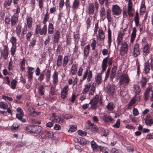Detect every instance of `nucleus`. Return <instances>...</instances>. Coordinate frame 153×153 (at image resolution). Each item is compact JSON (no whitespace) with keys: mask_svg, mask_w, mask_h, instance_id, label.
Masks as SVG:
<instances>
[{"mask_svg":"<svg viewBox=\"0 0 153 153\" xmlns=\"http://www.w3.org/2000/svg\"><path fill=\"white\" fill-rule=\"evenodd\" d=\"M120 120L119 119H118L115 124L113 125L112 126L114 128H119L120 126Z\"/></svg>","mask_w":153,"mask_h":153,"instance_id":"6e6d98bb","label":"nucleus"},{"mask_svg":"<svg viewBox=\"0 0 153 153\" xmlns=\"http://www.w3.org/2000/svg\"><path fill=\"white\" fill-rule=\"evenodd\" d=\"M124 35L123 33H120L117 36V44L118 45H120V43L123 39V36Z\"/></svg>","mask_w":153,"mask_h":153,"instance_id":"b1692460","label":"nucleus"},{"mask_svg":"<svg viewBox=\"0 0 153 153\" xmlns=\"http://www.w3.org/2000/svg\"><path fill=\"white\" fill-rule=\"evenodd\" d=\"M38 30L41 35H42L44 34L45 35H46L47 32V25H44L42 28L41 29H39Z\"/></svg>","mask_w":153,"mask_h":153,"instance_id":"ddd939ff","label":"nucleus"},{"mask_svg":"<svg viewBox=\"0 0 153 153\" xmlns=\"http://www.w3.org/2000/svg\"><path fill=\"white\" fill-rule=\"evenodd\" d=\"M54 28L52 23H49L48 27V33L50 34H52L53 33Z\"/></svg>","mask_w":153,"mask_h":153,"instance_id":"aec40b11","label":"nucleus"},{"mask_svg":"<svg viewBox=\"0 0 153 153\" xmlns=\"http://www.w3.org/2000/svg\"><path fill=\"white\" fill-rule=\"evenodd\" d=\"M32 34L33 32L32 31L28 32V33H27L26 38L27 40L28 41L30 40V37L32 36Z\"/></svg>","mask_w":153,"mask_h":153,"instance_id":"8fccbe9b","label":"nucleus"},{"mask_svg":"<svg viewBox=\"0 0 153 153\" xmlns=\"http://www.w3.org/2000/svg\"><path fill=\"white\" fill-rule=\"evenodd\" d=\"M27 24L28 27L30 28L31 27L32 24V18L31 17L28 18L27 20Z\"/></svg>","mask_w":153,"mask_h":153,"instance_id":"c03bdc74","label":"nucleus"},{"mask_svg":"<svg viewBox=\"0 0 153 153\" xmlns=\"http://www.w3.org/2000/svg\"><path fill=\"white\" fill-rule=\"evenodd\" d=\"M51 120L55 122L61 123L63 122L64 119L60 116H57L54 119H52Z\"/></svg>","mask_w":153,"mask_h":153,"instance_id":"f8f14e48","label":"nucleus"},{"mask_svg":"<svg viewBox=\"0 0 153 153\" xmlns=\"http://www.w3.org/2000/svg\"><path fill=\"white\" fill-rule=\"evenodd\" d=\"M99 96L98 95H96L93 99L94 100L93 102L94 103L97 105L99 101Z\"/></svg>","mask_w":153,"mask_h":153,"instance_id":"13d9d810","label":"nucleus"},{"mask_svg":"<svg viewBox=\"0 0 153 153\" xmlns=\"http://www.w3.org/2000/svg\"><path fill=\"white\" fill-rule=\"evenodd\" d=\"M79 0H74L73 3L72 7L73 9H77L79 6Z\"/></svg>","mask_w":153,"mask_h":153,"instance_id":"bb28decb","label":"nucleus"},{"mask_svg":"<svg viewBox=\"0 0 153 153\" xmlns=\"http://www.w3.org/2000/svg\"><path fill=\"white\" fill-rule=\"evenodd\" d=\"M66 44L68 45H70L71 44V37L69 36H68L66 37Z\"/></svg>","mask_w":153,"mask_h":153,"instance_id":"680f3d73","label":"nucleus"},{"mask_svg":"<svg viewBox=\"0 0 153 153\" xmlns=\"http://www.w3.org/2000/svg\"><path fill=\"white\" fill-rule=\"evenodd\" d=\"M16 39L15 37L12 36L10 39V42L12 43L13 46H16Z\"/></svg>","mask_w":153,"mask_h":153,"instance_id":"49530a36","label":"nucleus"},{"mask_svg":"<svg viewBox=\"0 0 153 153\" xmlns=\"http://www.w3.org/2000/svg\"><path fill=\"white\" fill-rule=\"evenodd\" d=\"M151 90L150 88H148L147 89L145 92L144 93V99L146 101L148 100V98L149 97V92Z\"/></svg>","mask_w":153,"mask_h":153,"instance_id":"412c9836","label":"nucleus"},{"mask_svg":"<svg viewBox=\"0 0 153 153\" xmlns=\"http://www.w3.org/2000/svg\"><path fill=\"white\" fill-rule=\"evenodd\" d=\"M91 128L92 131L94 132H97L98 130L97 126L95 125H94V124L90 128Z\"/></svg>","mask_w":153,"mask_h":153,"instance_id":"4c0bfd02","label":"nucleus"},{"mask_svg":"<svg viewBox=\"0 0 153 153\" xmlns=\"http://www.w3.org/2000/svg\"><path fill=\"white\" fill-rule=\"evenodd\" d=\"M114 88L113 87H111L108 90L109 94L111 95H112L114 93Z\"/></svg>","mask_w":153,"mask_h":153,"instance_id":"e2e57ef3","label":"nucleus"},{"mask_svg":"<svg viewBox=\"0 0 153 153\" xmlns=\"http://www.w3.org/2000/svg\"><path fill=\"white\" fill-rule=\"evenodd\" d=\"M77 127L76 126H73L70 128L68 131L69 132H72L75 131L76 130Z\"/></svg>","mask_w":153,"mask_h":153,"instance_id":"09e8293b","label":"nucleus"},{"mask_svg":"<svg viewBox=\"0 0 153 153\" xmlns=\"http://www.w3.org/2000/svg\"><path fill=\"white\" fill-rule=\"evenodd\" d=\"M44 88V86L43 85L41 86L39 88L38 92L39 94L41 95H42L44 94L43 89Z\"/></svg>","mask_w":153,"mask_h":153,"instance_id":"58836bf2","label":"nucleus"},{"mask_svg":"<svg viewBox=\"0 0 153 153\" xmlns=\"http://www.w3.org/2000/svg\"><path fill=\"white\" fill-rule=\"evenodd\" d=\"M77 68V65L76 64H73L71 68V72L72 75H74L76 74Z\"/></svg>","mask_w":153,"mask_h":153,"instance_id":"4be33fe9","label":"nucleus"},{"mask_svg":"<svg viewBox=\"0 0 153 153\" xmlns=\"http://www.w3.org/2000/svg\"><path fill=\"white\" fill-rule=\"evenodd\" d=\"M8 106L7 103H4V102H0V108L6 109V108H7Z\"/></svg>","mask_w":153,"mask_h":153,"instance_id":"f704fd0d","label":"nucleus"},{"mask_svg":"<svg viewBox=\"0 0 153 153\" xmlns=\"http://www.w3.org/2000/svg\"><path fill=\"white\" fill-rule=\"evenodd\" d=\"M129 79L127 75L125 74H122L120 77V79L119 80V83L120 85H123L124 83L126 84L128 83Z\"/></svg>","mask_w":153,"mask_h":153,"instance_id":"f03ea898","label":"nucleus"},{"mask_svg":"<svg viewBox=\"0 0 153 153\" xmlns=\"http://www.w3.org/2000/svg\"><path fill=\"white\" fill-rule=\"evenodd\" d=\"M147 82V79L145 77L142 76L140 81L142 87L145 86L146 85Z\"/></svg>","mask_w":153,"mask_h":153,"instance_id":"6ab92c4d","label":"nucleus"},{"mask_svg":"<svg viewBox=\"0 0 153 153\" xmlns=\"http://www.w3.org/2000/svg\"><path fill=\"white\" fill-rule=\"evenodd\" d=\"M111 10L113 14L116 16H119L122 12V10L120 7L116 4L112 5Z\"/></svg>","mask_w":153,"mask_h":153,"instance_id":"f257e3e1","label":"nucleus"},{"mask_svg":"<svg viewBox=\"0 0 153 153\" xmlns=\"http://www.w3.org/2000/svg\"><path fill=\"white\" fill-rule=\"evenodd\" d=\"M60 33L58 30H56L54 34V37L59 39L60 38Z\"/></svg>","mask_w":153,"mask_h":153,"instance_id":"5fc2aeb1","label":"nucleus"},{"mask_svg":"<svg viewBox=\"0 0 153 153\" xmlns=\"http://www.w3.org/2000/svg\"><path fill=\"white\" fill-rule=\"evenodd\" d=\"M128 45L126 42L123 43L120 49V53L121 56H123L127 52Z\"/></svg>","mask_w":153,"mask_h":153,"instance_id":"7ed1b4c3","label":"nucleus"},{"mask_svg":"<svg viewBox=\"0 0 153 153\" xmlns=\"http://www.w3.org/2000/svg\"><path fill=\"white\" fill-rule=\"evenodd\" d=\"M90 46L89 45H86L84 48V55L86 58L88 56L89 52Z\"/></svg>","mask_w":153,"mask_h":153,"instance_id":"2eb2a0df","label":"nucleus"},{"mask_svg":"<svg viewBox=\"0 0 153 153\" xmlns=\"http://www.w3.org/2000/svg\"><path fill=\"white\" fill-rule=\"evenodd\" d=\"M48 9L47 10V12L46 13L44 18L42 22V23L44 24H45L46 22L48 21V19L49 18V14L48 13Z\"/></svg>","mask_w":153,"mask_h":153,"instance_id":"2f4dec72","label":"nucleus"},{"mask_svg":"<svg viewBox=\"0 0 153 153\" xmlns=\"http://www.w3.org/2000/svg\"><path fill=\"white\" fill-rule=\"evenodd\" d=\"M68 62V56H65L62 62V65L63 67H65L67 64Z\"/></svg>","mask_w":153,"mask_h":153,"instance_id":"72a5a7b5","label":"nucleus"},{"mask_svg":"<svg viewBox=\"0 0 153 153\" xmlns=\"http://www.w3.org/2000/svg\"><path fill=\"white\" fill-rule=\"evenodd\" d=\"M23 113L17 114H16V117L20 120L22 119V118L23 117Z\"/></svg>","mask_w":153,"mask_h":153,"instance_id":"0e129e2a","label":"nucleus"},{"mask_svg":"<svg viewBox=\"0 0 153 153\" xmlns=\"http://www.w3.org/2000/svg\"><path fill=\"white\" fill-rule=\"evenodd\" d=\"M107 108L109 110H112L114 108L113 103L112 102L109 103L107 106Z\"/></svg>","mask_w":153,"mask_h":153,"instance_id":"4d7b16f0","label":"nucleus"},{"mask_svg":"<svg viewBox=\"0 0 153 153\" xmlns=\"http://www.w3.org/2000/svg\"><path fill=\"white\" fill-rule=\"evenodd\" d=\"M74 39H75V43H77L79 40V35L78 34H74Z\"/></svg>","mask_w":153,"mask_h":153,"instance_id":"864d4df0","label":"nucleus"},{"mask_svg":"<svg viewBox=\"0 0 153 153\" xmlns=\"http://www.w3.org/2000/svg\"><path fill=\"white\" fill-rule=\"evenodd\" d=\"M42 129V127L40 126H33L32 133L39 134Z\"/></svg>","mask_w":153,"mask_h":153,"instance_id":"423d86ee","label":"nucleus"},{"mask_svg":"<svg viewBox=\"0 0 153 153\" xmlns=\"http://www.w3.org/2000/svg\"><path fill=\"white\" fill-rule=\"evenodd\" d=\"M109 59V57L105 58L103 59L102 62V73H103L106 70L107 67V62Z\"/></svg>","mask_w":153,"mask_h":153,"instance_id":"0eeeda50","label":"nucleus"},{"mask_svg":"<svg viewBox=\"0 0 153 153\" xmlns=\"http://www.w3.org/2000/svg\"><path fill=\"white\" fill-rule=\"evenodd\" d=\"M92 77V71H89L88 73V76L87 79V81L89 82L91 80Z\"/></svg>","mask_w":153,"mask_h":153,"instance_id":"de8ad7c7","label":"nucleus"},{"mask_svg":"<svg viewBox=\"0 0 153 153\" xmlns=\"http://www.w3.org/2000/svg\"><path fill=\"white\" fill-rule=\"evenodd\" d=\"M78 141L79 142V143L81 145H85L87 143V141L85 139L83 138H80L79 140H78Z\"/></svg>","mask_w":153,"mask_h":153,"instance_id":"79ce46f5","label":"nucleus"},{"mask_svg":"<svg viewBox=\"0 0 153 153\" xmlns=\"http://www.w3.org/2000/svg\"><path fill=\"white\" fill-rule=\"evenodd\" d=\"M45 70H44L40 74V75L38 78V79L40 82H41L44 79L45 76V74L44 73L45 72Z\"/></svg>","mask_w":153,"mask_h":153,"instance_id":"c9c22d12","label":"nucleus"},{"mask_svg":"<svg viewBox=\"0 0 153 153\" xmlns=\"http://www.w3.org/2000/svg\"><path fill=\"white\" fill-rule=\"evenodd\" d=\"M21 64V69H22V71H23L25 70V60L24 59H23V60L20 62Z\"/></svg>","mask_w":153,"mask_h":153,"instance_id":"e433bc0d","label":"nucleus"},{"mask_svg":"<svg viewBox=\"0 0 153 153\" xmlns=\"http://www.w3.org/2000/svg\"><path fill=\"white\" fill-rule=\"evenodd\" d=\"M16 50V46H13L12 47L11 50V54L12 56H13L15 53Z\"/></svg>","mask_w":153,"mask_h":153,"instance_id":"bf43d9fd","label":"nucleus"},{"mask_svg":"<svg viewBox=\"0 0 153 153\" xmlns=\"http://www.w3.org/2000/svg\"><path fill=\"white\" fill-rule=\"evenodd\" d=\"M17 81L16 80L14 79L11 82V88L13 89H15L16 87V85L17 83Z\"/></svg>","mask_w":153,"mask_h":153,"instance_id":"37998d69","label":"nucleus"},{"mask_svg":"<svg viewBox=\"0 0 153 153\" xmlns=\"http://www.w3.org/2000/svg\"><path fill=\"white\" fill-rule=\"evenodd\" d=\"M19 126L16 123H15L13 124L11 126V129L13 130H16L18 129Z\"/></svg>","mask_w":153,"mask_h":153,"instance_id":"a18cd8bd","label":"nucleus"},{"mask_svg":"<svg viewBox=\"0 0 153 153\" xmlns=\"http://www.w3.org/2000/svg\"><path fill=\"white\" fill-rule=\"evenodd\" d=\"M18 20V18L17 17H16L14 15L12 16L10 19L11 25L12 26L15 25Z\"/></svg>","mask_w":153,"mask_h":153,"instance_id":"dca6fc26","label":"nucleus"},{"mask_svg":"<svg viewBox=\"0 0 153 153\" xmlns=\"http://www.w3.org/2000/svg\"><path fill=\"white\" fill-rule=\"evenodd\" d=\"M22 30V27L19 25H18L16 27V33L17 35L19 36L21 34Z\"/></svg>","mask_w":153,"mask_h":153,"instance_id":"cd10ccee","label":"nucleus"},{"mask_svg":"<svg viewBox=\"0 0 153 153\" xmlns=\"http://www.w3.org/2000/svg\"><path fill=\"white\" fill-rule=\"evenodd\" d=\"M78 134L79 135L81 136H86V132L83 131L81 130H79L78 131Z\"/></svg>","mask_w":153,"mask_h":153,"instance_id":"69168bd1","label":"nucleus"},{"mask_svg":"<svg viewBox=\"0 0 153 153\" xmlns=\"http://www.w3.org/2000/svg\"><path fill=\"white\" fill-rule=\"evenodd\" d=\"M56 84L55 85V86H52L51 88V92L52 95H54L56 94L57 90L56 89Z\"/></svg>","mask_w":153,"mask_h":153,"instance_id":"7c9ffc66","label":"nucleus"},{"mask_svg":"<svg viewBox=\"0 0 153 153\" xmlns=\"http://www.w3.org/2000/svg\"><path fill=\"white\" fill-rule=\"evenodd\" d=\"M89 13L90 15L93 14L94 13V6L93 4L90 3L89 6Z\"/></svg>","mask_w":153,"mask_h":153,"instance_id":"f3484780","label":"nucleus"},{"mask_svg":"<svg viewBox=\"0 0 153 153\" xmlns=\"http://www.w3.org/2000/svg\"><path fill=\"white\" fill-rule=\"evenodd\" d=\"M51 76V71L49 69L47 70L46 74V80L47 82L49 81Z\"/></svg>","mask_w":153,"mask_h":153,"instance_id":"c85d7f7f","label":"nucleus"},{"mask_svg":"<svg viewBox=\"0 0 153 153\" xmlns=\"http://www.w3.org/2000/svg\"><path fill=\"white\" fill-rule=\"evenodd\" d=\"M62 56L59 55L58 56L57 60L56 62V65L58 67L60 66L62 64Z\"/></svg>","mask_w":153,"mask_h":153,"instance_id":"a878e982","label":"nucleus"},{"mask_svg":"<svg viewBox=\"0 0 153 153\" xmlns=\"http://www.w3.org/2000/svg\"><path fill=\"white\" fill-rule=\"evenodd\" d=\"M96 42V40L94 39L93 40L91 44V46L92 48V50H94L95 49Z\"/></svg>","mask_w":153,"mask_h":153,"instance_id":"052dcab7","label":"nucleus"},{"mask_svg":"<svg viewBox=\"0 0 153 153\" xmlns=\"http://www.w3.org/2000/svg\"><path fill=\"white\" fill-rule=\"evenodd\" d=\"M150 47L149 44L147 43L142 48L143 54L144 55H147L150 53Z\"/></svg>","mask_w":153,"mask_h":153,"instance_id":"39448f33","label":"nucleus"},{"mask_svg":"<svg viewBox=\"0 0 153 153\" xmlns=\"http://www.w3.org/2000/svg\"><path fill=\"white\" fill-rule=\"evenodd\" d=\"M34 68L32 67H28V71L27 72L28 73V77L29 80L30 81L33 78V72L32 71H33Z\"/></svg>","mask_w":153,"mask_h":153,"instance_id":"1a4fd4ad","label":"nucleus"},{"mask_svg":"<svg viewBox=\"0 0 153 153\" xmlns=\"http://www.w3.org/2000/svg\"><path fill=\"white\" fill-rule=\"evenodd\" d=\"M136 30L135 27H134L133 28L132 33L131 35V42L132 43L134 40L136 36Z\"/></svg>","mask_w":153,"mask_h":153,"instance_id":"4468645a","label":"nucleus"},{"mask_svg":"<svg viewBox=\"0 0 153 153\" xmlns=\"http://www.w3.org/2000/svg\"><path fill=\"white\" fill-rule=\"evenodd\" d=\"M46 137L48 138H52L53 136V133L51 131H48L45 135Z\"/></svg>","mask_w":153,"mask_h":153,"instance_id":"3c124183","label":"nucleus"},{"mask_svg":"<svg viewBox=\"0 0 153 153\" xmlns=\"http://www.w3.org/2000/svg\"><path fill=\"white\" fill-rule=\"evenodd\" d=\"M8 48L7 45H4V49L2 51L1 50V55L2 56L4 59H7L8 55Z\"/></svg>","mask_w":153,"mask_h":153,"instance_id":"20e7f679","label":"nucleus"},{"mask_svg":"<svg viewBox=\"0 0 153 153\" xmlns=\"http://www.w3.org/2000/svg\"><path fill=\"white\" fill-rule=\"evenodd\" d=\"M150 66L149 63L146 62L144 65V71L146 74L149 73L150 70Z\"/></svg>","mask_w":153,"mask_h":153,"instance_id":"5701e85b","label":"nucleus"},{"mask_svg":"<svg viewBox=\"0 0 153 153\" xmlns=\"http://www.w3.org/2000/svg\"><path fill=\"white\" fill-rule=\"evenodd\" d=\"M132 3L131 0H130L129 1L128 6V12H131V11H132Z\"/></svg>","mask_w":153,"mask_h":153,"instance_id":"ea45409f","label":"nucleus"},{"mask_svg":"<svg viewBox=\"0 0 153 153\" xmlns=\"http://www.w3.org/2000/svg\"><path fill=\"white\" fill-rule=\"evenodd\" d=\"M145 122L147 125L151 126L153 124V120L152 117L149 115H147L146 116Z\"/></svg>","mask_w":153,"mask_h":153,"instance_id":"6e6552de","label":"nucleus"},{"mask_svg":"<svg viewBox=\"0 0 153 153\" xmlns=\"http://www.w3.org/2000/svg\"><path fill=\"white\" fill-rule=\"evenodd\" d=\"M91 146L93 150L97 149L98 148V146L94 140L91 141Z\"/></svg>","mask_w":153,"mask_h":153,"instance_id":"a19ab883","label":"nucleus"},{"mask_svg":"<svg viewBox=\"0 0 153 153\" xmlns=\"http://www.w3.org/2000/svg\"><path fill=\"white\" fill-rule=\"evenodd\" d=\"M58 73L55 71L53 75L52 78L53 83L54 85L56 84L58 82Z\"/></svg>","mask_w":153,"mask_h":153,"instance_id":"9b49d317","label":"nucleus"},{"mask_svg":"<svg viewBox=\"0 0 153 153\" xmlns=\"http://www.w3.org/2000/svg\"><path fill=\"white\" fill-rule=\"evenodd\" d=\"M102 73L98 74L96 78V81L98 84H100L102 82Z\"/></svg>","mask_w":153,"mask_h":153,"instance_id":"a211bd4d","label":"nucleus"},{"mask_svg":"<svg viewBox=\"0 0 153 153\" xmlns=\"http://www.w3.org/2000/svg\"><path fill=\"white\" fill-rule=\"evenodd\" d=\"M33 126H27L26 128V131L27 133L30 132L32 134Z\"/></svg>","mask_w":153,"mask_h":153,"instance_id":"603ef678","label":"nucleus"},{"mask_svg":"<svg viewBox=\"0 0 153 153\" xmlns=\"http://www.w3.org/2000/svg\"><path fill=\"white\" fill-rule=\"evenodd\" d=\"M140 49H134L132 52V55L134 57H137L140 54Z\"/></svg>","mask_w":153,"mask_h":153,"instance_id":"c756f323","label":"nucleus"},{"mask_svg":"<svg viewBox=\"0 0 153 153\" xmlns=\"http://www.w3.org/2000/svg\"><path fill=\"white\" fill-rule=\"evenodd\" d=\"M146 10V7L145 5V3L144 1H142L140 11L142 12H144Z\"/></svg>","mask_w":153,"mask_h":153,"instance_id":"473e14b6","label":"nucleus"},{"mask_svg":"<svg viewBox=\"0 0 153 153\" xmlns=\"http://www.w3.org/2000/svg\"><path fill=\"white\" fill-rule=\"evenodd\" d=\"M102 119L105 122L107 123L111 122L114 120L111 116L107 115H104L102 117Z\"/></svg>","mask_w":153,"mask_h":153,"instance_id":"9d476101","label":"nucleus"},{"mask_svg":"<svg viewBox=\"0 0 153 153\" xmlns=\"http://www.w3.org/2000/svg\"><path fill=\"white\" fill-rule=\"evenodd\" d=\"M77 97V95H76V94H73L72 97H71V101L72 102H73L75 100V98Z\"/></svg>","mask_w":153,"mask_h":153,"instance_id":"338daca9","label":"nucleus"},{"mask_svg":"<svg viewBox=\"0 0 153 153\" xmlns=\"http://www.w3.org/2000/svg\"><path fill=\"white\" fill-rule=\"evenodd\" d=\"M100 11L101 17L104 19H105V9L104 7H102Z\"/></svg>","mask_w":153,"mask_h":153,"instance_id":"393cba45","label":"nucleus"},{"mask_svg":"<svg viewBox=\"0 0 153 153\" xmlns=\"http://www.w3.org/2000/svg\"><path fill=\"white\" fill-rule=\"evenodd\" d=\"M68 86L67 85H66L63 88L62 90L61 91L63 92H64L68 94Z\"/></svg>","mask_w":153,"mask_h":153,"instance_id":"774afa93","label":"nucleus"}]
</instances>
